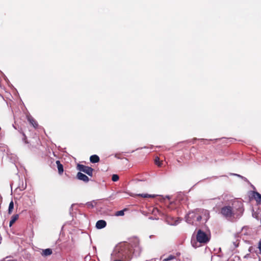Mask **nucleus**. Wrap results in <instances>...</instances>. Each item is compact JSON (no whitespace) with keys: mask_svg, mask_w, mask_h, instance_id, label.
<instances>
[{"mask_svg":"<svg viewBox=\"0 0 261 261\" xmlns=\"http://www.w3.org/2000/svg\"><path fill=\"white\" fill-rule=\"evenodd\" d=\"M112 259H113L114 261H126V260L119 258H112Z\"/></svg>","mask_w":261,"mask_h":261,"instance_id":"24","label":"nucleus"},{"mask_svg":"<svg viewBox=\"0 0 261 261\" xmlns=\"http://www.w3.org/2000/svg\"><path fill=\"white\" fill-rule=\"evenodd\" d=\"M240 211H241V213H242L243 211V210L241 208H240Z\"/></svg>","mask_w":261,"mask_h":261,"instance_id":"30","label":"nucleus"},{"mask_svg":"<svg viewBox=\"0 0 261 261\" xmlns=\"http://www.w3.org/2000/svg\"><path fill=\"white\" fill-rule=\"evenodd\" d=\"M209 212L207 210L204 209H196L194 211L190 212L186 217V221L191 224L196 222L202 221L206 222L209 219Z\"/></svg>","mask_w":261,"mask_h":261,"instance_id":"2","label":"nucleus"},{"mask_svg":"<svg viewBox=\"0 0 261 261\" xmlns=\"http://www.w3.org/2000/svg\"><path fill=\"white\" fill-rule=\"evenodd\" d=\"M125 209L123 210H121L117 211L116 213V216H123L124 215V211Z\"/></svg>","mask_w":261,"mask_h":261,"instance_id":"20","label":"nucleus"},{"mask_svg":"<svg viewBox=\"0 0 261 261\" xmlns=\"http://www.w3.org/2000/svg\"><path fill=\"white\" fill-rule=\"evenodd\" d=\"M131 258L129 245L126 242L118 244L111 253V258H119L128 261Z\"/></svg>","mask_w":261,"mask_h":261,"instance_id":"1","label":"nucleus"},{"mask_svg":"<svg viewBox=\"0 0 261 261\" xmlns=\"http://www.w3.org/2000/svg\"><path fill=\"white\" fill-rule=\"evenodd\" d=\"M121 159L123 160H124V161H122L123 162H125L126 161H127V159L126 158H123Z\"/></svg>","mask_w":261,"mask_h":261,"instance_id":"27","label":"nucleus"},{"mask_svg":"<svg viewBox=\"0 0 261 261\" xmlns=\"http://www.w3.org/2000/svg\"><path fill=\"white\" fill-rule=\"evenodd\" d=\"M139 196L144 197V198H147V197H151L153 198L155 197L154 195H149L147 194H140L138 195Z\"/></svg>","mask_w":261,"mask_h":261,"instance_id":"17","label":"nucleus"},{"mask_svg":"<svg viewBox=\"0 0 261 261\" xmlns=\"http://www.w3.org/2000/svg\"><path fill=\"white\" fill-rule=\"evenodd\" d=\"M196 244H197V243H196V242H195V243H192V245H193V246L194 247H195V248L197 247L198 246L196 245Z\"/></svg>","mask_w":261,"mask_h":261,"instance_id":"26","label":"nucleus"},{"mask_svg":"<svg viewBox=\"0 0 261 261\" xmlns=\"http://www.w3.org/2000/svg\"><path fill=\"white\" fill-rule=\"evenodd\" d=\"M163 161H160V158L159 156H156L154 159V163H161Z\"/></svg>","mask_w":261,"mask_h":261,"instance_id":"21","label":"nucleus"},{"mask_svg":"<svg viewBox=\"0 0 261 261\" xmlns=\"http://www.w3.org/2000/svg\"><path fill=\"white\" fill-rule=\"evenodd\" d=\"M253 197L255 200L257 204L261 203V194L257 192L254 191L253 192Z\"/></svg>","mask_w":261,"mask_h":261,"instance_id":"8","label":"nucleus"},{"mask_svg":"<svg viewBox=\"0 0 261 261\" xmlns=\"http://www.w3.org/2000/svg\"><path fill=\"white\" fill-rule=\"evenodd\" d=\"M77 169L81 172H83L89 176H92L93 169L90 167L86 166L84 164H77Z\"/></svg>","mask_w":261,"mask_h":261,"instance_id":"5","label":"nucleus"},{"mask_svg":"<svg viewBox=\"0 0 261 261\" xmlns=\"http://www.w3.org/2000/svg\"><path fill=\"white\" fill-rule=\"evenodd\" d=\"M120 155H116L115 157H117L118 158H120Z\"/></svg>","mask_w":261,"mask_h":261,"instance_id":"28","label":"nucleus"},{"mask_svg":"<svg viewBox=\"0 0 261 261\" xmlns=\"http://www.w3.org/2000/svg\"><path fill=\"white\" fill-rule=\"evenodd\" d=\"M221 214L226 218H230L233 215L232 208L230 206H225L221 208Z\"/></svg>","mask_w":261,"mask_h":261,"instance_id":"6","label":"nucleus"},{"mask_svg":"<svg viewBox=\"0 0 261 261\" xmlns=\"http://www.w3.org/2000/svg\"><path fill=\"white\" fill-rule=\"evenodd\" d=\"M52 253V250L50 249H45L43 250L42 255L44 256H48Z\"/></svg>","mask_w":261,"mask_h":261,"instance_id":"13","label":"nucleus"},{"mask_svg":"<svg viewBox=\"0 0 261 261\" xmlns=\"http://www.w3.org/2000/svg\"><path fill=\"white\" fill-rule=\"evenodd\" d=\"M107 223L105 220H98L96 223V227L97 229H102L106 227Z\"/></svg>","mask_w":261,"mask_h":261,"instance_id":"9","label":"nucleus"},{"mask_svg":"<svg viewBox=\"0 0 261 261\" xmlns=\"http://www.w3.org/2000/svg\"><path fill=\"white\" fill-rule=\"evenodd\" d=\"M233 175H234L236 176H239L240 177H241L242 178L244 179L245 180H247V179L245 177H243V176H242L240 175H239V174H233Z\"/></svg>","mask_w":261,"mask_h":261,"instance_id":"25","label":"nucleus"},{"mask_svg":"<svg viewBox=\"0 0 261 261\" xmlns=\"http://www.w3.org/2000/svg\"><path fill=\"white\" fill-rule=\"evenodd\" d=\"M129 250L131 253V257L134 255L135 256H139L142 251V247L140 245L139 239L137 237H134L129 240Z\"/></svg>","mask_w":261,"mask_h":261,"instance_id":"3","label":"nucleus"},{"mask_svg":"<svg viewBox=\"0 0 261 261\" xmlns=\"http://www.w3.org/2000/svg\"><path fill=\"white\" fill-rule=\"evenodd\" d=\"M159 166H161V164H158Z\"/></svg>","mask_w":261,"mask_h":261,"instance_id":"34","label":"nucleus"},{"mask_svg":"<svg viewBox=\"0 0 261 261\" xmlns=\"http://www.w3.org/2000/svg\"><path fill=\"white\" fill-rule=\"evenodd\" d=\"M152 236H149V238H151Z\"/></svg>","mask_w":261,"mask_h":261,"instance_id":"33","label":"nucleus"},{"mask_svg":"<svg viewBox=\"0 0 261 261\" xmlns=\"http://www.w3.org/2000/svg\"><path fill=\"white\" fill-rule=\"evenodd\" d=\"M176 224H177L176 223H174V224H172V223H171L170 224H171V225H176Z\"/></svg>","mask_w":261,"mask_h":261,"instance_id":"32","label":"nucleus"},{"mask_svg":"<svg viewBox=\"0 0 261 261\" xmlns=\"http://www.w3.org/2000/svg\"><path fill=\"white\" fill-rule=\"evenodd\" d=\"M112 181L115 182L119 180V176L117 174H113L112 177Z\"/></svg>","mask_w":261,"mask_h":261,"instance_id":"19","label":"nucleus"},{"mask_svg":"<svg viewBox=\"0 0 261 261\" xmlns=\"http://www.w3.org/2000/svg\"><path fill=\"white\" fill-rule=\"evenodd\" d=\"M163 261H177L175 256L170 255L168 257L163 259Z\"/></svg>","mask_w":261,"mask_h":261,"instance_id":"14","label":"nucleus"},{"mask_svg":"<svg viewBox=\"0 0 261 261\" xmlns=\"http://www.w3.org/2000/svg\"><path fill=\"white\" fill-rule=\"evenodd\" d=\"M258 248L259 251V253L261 254V239H260L258 243Z\"/></svg>","mask_w":261,"mask_h":261,"instance_id":"22","label":"nucleus"},{"mask_svg":"<svg viewBox=\"0 0 261 261\" xmlns=\"http://www.w3.org/2000/svg\"><path fill=\"white\" fill-rule=\"evenodd\" d=\"M23 135L24 137V140H25L26 139V136L24 135V134H23Z\"/></svg>","mask_w":261,"mask_h":261,"instance_id":"31","label":"nucleus"},{"mask_svg":"<svg viewBox=\"0 0 261 261\" xmlns=\"http://www.w3.org/2000/svg\"><path fill=\"white\" fill-rule=\"evenodd\" d=\"M28 120L33 126L34 128H37L38 126V124L37 121L32 116L28 117Z\"/></svg>","mask_w":261,"mask_h":261,"instance_id":"10","label":"nucleus"},{"mask_svg":"<svg viewBox=\"0 0 261 261\" xmlns=\"http://www.w3.org/2000/svg\"><path fill=\"white\" fill-rule=\"evenodd\" d=\"M21 182H22V184L21 185L19 184V185L18 187L20 189V191L24 190L27 187V184L26 183L24 184L23 181H21Z\"/></svg>","mask_w":261,"mask_h":261,"instance_id":"18","label":"nucleus"},{"mask_svg":"<svg viewBox=\"0 0 261 261\" xmlns=\"http://www.w3.org/2000/svg\"><path fill=\"white\" fill-rule=\"evenodd\" d=\"M196 240L200 243L206 244L209 242L210 237L201 229H199L196 234Z\"/></svg>","mask_w":261,"mask_h":261,"instance_id":"4","label":"nucleus"},{"mask_svg":"<svg viewBox=\"0 0 261 261\" xmlns=\"http://www.w3.org/2000/svg\"><path fill=\"white\" fill-rule=\"evenodd\" d=\"M58 172L59 174H62L64 171L63 166L62 164H57Z\"/></svg>","mask_w":261,"mask_h":261,"instance_id":"16","label":"nucleus"},{"mask_svg":"<svg viewBox=\"0 0 261 261\" xmlns=\"http://www.w3.org/2000/svg\"><path fill=\"white\" fill-rule=\"evenodd\" d=\"M90 161L92 163H96L99 162V158L97 155H92L90 158Z\"/></svg>","mask_w":261,"mask_h":261,"instance_id":"11","label":"nucleus"},{"mask_svg":"<svg viewBox=\"0 0 261 261\" xmlns=\"http://www.w3.org/2000/svg\"><path fill=\"white\" fill-rule=\"evenodd\" d=\"M18 214H15L13 215L11 217V219L9 223V226L11 227L16 222V221L18 220Z\"/></svg>","mask_w":261,"mask_h":261,"instance_id":"12","label":"nucleus"},{"mask_svg":"<svg viewBox=\"0 0 261 261\" xmlns=\"http://www.w3.org/2000/svg\"><path fill=\"white\" fill-rule=\"evenodd\" d=\"M56 163H57V164L60 163V161H59V160H58V161H57L56 162Z\"/></svg>","mask_w":261,"mask_h":261,"instance_id":"29","label":"nucleus"},{"mask_svg":"<svg viewBox=\"0 0 261 261\" xmlns=\"http://www.w3.org/2000/svg\"><path fill=\"white\" fill-rule=\"evenodd\" d=\"M76 178L80 180L83 181L85 182H88L89 181V178L85 174L81 172H79L76 175Z\"/></svg>","mask_w":261,"mask_h":261,"instance_id":"7","label":"nucleus"},{"mask_svg":"<svg viewBox=\"0 0 261 261\" xmlns=\"http://www.w3.org/2000/svg\"><path fill=\"white\" fill-rule=\"evenodd\" d=\"M14 208V203L13 201H11L9 205L8 208V214H11L12 213L13 209Z\"/></svg>","mask_w":261,"mask_h":261,"instance_id":"15","label":"nucleus"},{"mask_svg":"<svg viewBox=\"0 0 261 261\" xmlns=\"http://www.w3.org/2000/svg\"><path fill=\"white\" fill-rule=\"evenodd\" d=\"M156 212L158 213L160 215H162V213L158 208H154L153 213H155Z\"/></svg>","mask_w":261,"mask_h":261,"instance_id":"23","label":"nucleus"}]
</instances>
